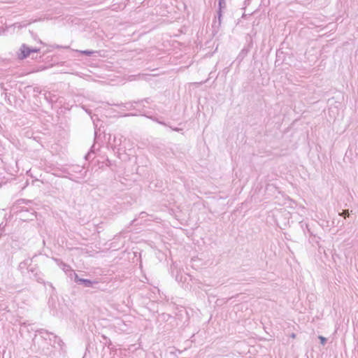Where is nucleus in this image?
Wrapping results in <instances>:
<instances>
[{
  "label": "nucleus",
  "mask_w": 358,
  "mask_h": 358,
  "mask_svg": "<svg viewBox=\"0 0 358 358\" xmlns=\"http://www.w3.org/2000/svg\"><path fill=\"white\" fill-rule=\"evenodd\" d=\"M39 50L37 48H30L25 44H23L20 48V53L19 54L18 57L20 59H23L27 57L31 52H37Z\"/></svg>",
  "instance_id": "nucleus-1"
},
{
  "label": "nucleus",
  "mask_w": 358,
  "mask_h": 358,
  "mask_svg": "<svg viewBox=\"0 0 358 358\" xmlns=\"http://www.w3.org/2000/svg\"><path fill=\"white\" fill-rule=\"evenodd\" d=\"M101 340H100L101 343H103L104 345L108 346V348H110L112 345V342L107 336L105 335H101Z\"/></svg>",
  "instance_id": "nucleus-2"
},
{
  "label": "nucleus",
  "mask_w": 358,
  "mask_h": 358,
  "mask_svg": "<svg viewBox=\"0 0 358 358\" xmlns=\"http://www.w3.org/2000/svg\"><path fill=\"white\" fill-rule=\"evenodd\" d=\"M52 336L54 338V341H53L54 344H57L62 348L64 344V342L62 341V340L59 336H57L56 335L53 334Z\"/></svg>",
  "instance_id": "nucleus-3"
},
{
  "label": "nucleus",
  "mask_w": 358,
  "mask_h": 358,
  "mask_svg": "<svg viewBox=\"0 0 358 358\" xmlns=\"http://www.w3.org/2000/svg\"><path fill=\"white\" fill-rule=\"evenodd\" d=\"M80 283H84L86 287H90L92 285V282L90 280L83 279L79 280Z\"/></svg>",
  "instance_id": "nucleus-4"
},
{
  "label": "nucleus",
  "mask_w": 358,
  "mask_h": 358,
  "mask_svg": "<svg viewBox=\"0 0 358 358\" xmlns=\"http://www.w3.org/2000/svg\"><path fill=\"white\" fill-rule=\"evenodd\" d=\"M36 332H37L38 334L45 333L47 334L53 335V333L49 332L48 330H45L44 329H38L36 330Z\"/></svg>",
  "instance_id": "nucleus-5"
},
{
  "label": "nucleus",
  "mask_w": 358,
  "mask_h": 358,
  "mask_svg": "<svg viewBox=\"0 0 358 358\" xmlns=\"http://www.w3.org/2000/svg\"><path fill=\"white\" fill-rule=\"evenodd\" d=\"M318 338L320 339V343L322 345H324L327 341V339L322 336H318Z\"/></svg>",
  "instance_id": "nucleus-6"
},
{
  "label": "nucleus",
  "mask_w": 358,
  "mask_h": 358,
  "mask_svg": "<svg viewBox=\"0 0 358 358\" xmlns=\"http://www.w3.org/2000/svg\"><path fill=\"white\" fill-rule=\"evenodd\" d=\"M80 52L82 54H84V55H88V56H90V55H92V54L94 53V51H90V50H83V51H80Z\"/></svg>",
  "instance_id": "nucleus-7"
},
{
  "label": "nucleus",
  "mask_w": 358,
  "mask_h": 358,
  "mask_svg": "<svg viewBox=\"0 0 358 358\" xmlns=\"http://www.w3.org/2000/svg\"><path fill=\"white\" fill-rule=\"evenodd\" d=\"M339 215L346 217L347 216H349V212L348 210H343L342 213H339Z\"/></svg>",
  "instance_id": "nucleus-8"
},
{
  "label": "nucleus",
  "mask_w": 358,
  "mask_h": 358,
  "mask_svg": "<svg viewBox=\"0 0 358 358\" xmlns=\"http://www.w3.org/2000/svg\"><path fill=\"white\" fill-rule=\"evenodd\" d=\"M75 275V281L76 282H79V280H83V278H80L76 273H74Z\"/></svg>",
  "instance_id": "nucleus-9"
},
{
  "label": "nucleus",
  "mask_w": 358,
  "mask_h": 358,
  "mask_svg": "<svg viewBox=\"0 0 358 358\" xmlns=\"http://www.w3.org/2000/svg\"><path fill=\"white\" fill-rule=\"evenodd\" d=\"M289 336H290L291 338H296V334H294V333H292V334L289 335Z\"/></svg>",
  "instance_id": "nucleus-10"
},
{
  "label": "nucleus",
  "mask_w": 358,
  "mask_h": 358,
  "mask_svg": "<svg viewBox=\"0 0 358 358\" xmlns=\"http://www.w3.org/2000/svg\"><path fill=\"white\" fill-rule=\"evenodd\" d=\"M222 3H224V4L225 3L224 0H220L219 4H220V7L222 6Z\"/></svg>",
  "instance_id": "nucleus-11"
},
{
  "label": "nucleus",
  "mask_w": 358,
  "mask_h": 358,
  "mask_svg": "<svg viewBox=\"0 0 358 358\" xmlns=\"http://www.w3.org/2000/svg\"><path fill=\"white\" fill-rule=\"evenodd\" d=\"M36 337V334L34 335L33 340H34Z\"/></svg>",
  "instance_id": "nucleus-12"
}]
</instances>
